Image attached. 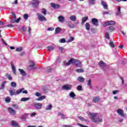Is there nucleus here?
<instances>
[{
  "instance_id": "45",
  "label": "nucleus",
  "mask_w": 127,
  "mask_h": 127,
  "mask_svg": "<svg viewBox=\"0 0 127 127\" xmlns=\"http://www.w3.org/2000/svg\"><path fill=\"white\" fill-rule=\"evenodd\" d=\"M29 67L31 68V69H35V64H33L29 65Z\"/></svg>"
},
{
  "instance_id": "27",
  "label": "nucleus",
  "mask_w": 127,
  "mask_h": 127,
  "mask_svg": "<svg viewBox=\"0 0 127 127\" xmlns=\"http://www.w3.org/2000/svg\"><path fill=\"white\" fill-rule=\"evenodd\" d=\"M47 49L48 50V51H52V50L54 49V47L52 46H49L47 47Z\"/></svg>"
},
{
  "instance_id": "41",
  "label": "nucleus",
  "mask_w": 127,
  "mask_h": 127,
  "mask_svg": "<svg viewBox=\"0 0 127 127\" xmlns=\"http://www.w3.org/2000/svg\"><path fill=\"white\" fill-rule=\"evenodd\" d=\"M109 28V30H110L111 32H113V31L115 30V27L114 26H110Z\"/></svg>"
},
{
  "instance_id": "51",
  "label": "nucleus",
  "mask_w": 127,
  "mask_h": 127,
  "mask_svg": "<svg viewBox=\"0 0 127 127\" xmlns=\"http://www.w3.org/2000/svg\"><path fill=\"white\" fill-rule=\"evenodd\" d=\"M120 79L122 81V85H124V84H125V80H124V78H123L122 76H120Z\"/></svg>"
},
{
  "instance_id": "58",
  "label": "nucleus",
  "mask_w": 127,
  "mask_h": 127,
  "mask_svg": "<svg viewBox=\"0 0 127 127\" xmlns=\"http://www.w3.org/2000/svg\"><path fill=\"white\" fill-rule=\"evenodd\" d=\"M52 71V68H49L47 70V73H50Z\"/></svg>"
},
{
  "instance_id": "6",
  "label": "nucleus",
  "mask_w": 127,
  "mask_h": 127,
  "mask_svg": "<svg viewBox=\"0 0 127 127\" xmlns=\"http://www.w3.org/2000/svg\"><path fill=\"white\" fill-rule=\"evenodd\" d=\"M115 22L114 21H108L103 24L104 27L108 26V25H115Z\"/></svg>"
},
{
  "instance_id": "10",
  "label": "nucleus",
  "mask_w": 127,
  "mask_h": 127,
  "mask_svg": "<svg viewBox=\"0 0 127 127\" xmlns=\"http://www.w3.org/2000/svg\"><path fill=\"white\" fill-rule=\"evenodd\" d=\"M8 112L11 114V115H13V116H14L16 114V111L14 110L11 107H8Z\"/></svg>"
},
{
  "instance_id": "37",
  "label": "nucleus",
  "mask_w": 127,
  "mask_h": 127,
  "mask_svg": "<svg viewBox=\"0 0 127 127\" xmlns=\"http://www.w3.org/2000/svg\"><path fill=\"white\" fill-rule=\"evenodd\" d=\"M78 118L79 119V120H80V121H82L83 122H87V120L84 119V118L82 117V116H79Z\"/></svg>"
},
{
  "instance_id": "48",
  "label": "nucleus",
  "mask_w": 127,
  "mask_h": 127,
  "mask_svg": "<svg viewBox=\"0 0 127 127\" xmlns=\"http://www.w3.org/2000/svg\"><path fill=\"white\" fill-rule=\"evenodd\" d=\"M12 14L13 19H16V15H15V13L12 12Z\"/></svg>"
},
{
  "instance_id": "18",
  "label": "nucleus",
  "mask_w": 127,
  "mask_h": 127,
  "mask_svg": "<svg viewBox=\"0 0 127 127\" xmlns=\"http://www.w3.org/2000/svg\"><path fill=\"white\" fill-rule=\"evenodd\" d=\"M18 70L19 72H20L22 76H26V72H25V71H24V70L20 68H19Z\"/></svg>"
},
{
  "instance_id": "1",
  "label": "nucleus",
  "mask_w": 127,
  "mask_h": 127,
  "mask_svg": "<svg viewBox=\"0 0 127 127\" xmlns=\"http://www.w3.org/2000/svg\"><path fill=\"white\" fill-rule=\"evenodd\" d=\"M90 115L91 120L93 123H102V122H103V120L99 118L98 114L90 113Z\"/></svg>"
},
{
  "instance_id": "13",
  "label": "nucleus",
  "mask_w": 127,
  "mask_h": 127,
  "mask_svg": "<svg viewBox=\"0 0 127 127\" xmlns=\"http://www.w3.org/2000/svg\"><path fill=\"white\" fill-rule=\"evenodd\" d=\"M100 102V97L99 96H95L93 98V103H99Z\"/></svg>"
},
{
  "instance_id": "31",
  "label": "nucleus",
  "mask_w": 127,
  "mask_h": 127,
  "mask_svg": "<svg viewBox=\"0 0 127 127\" xmlns=\"http://www.w3.org/2000/svg\"><path fill=\"white\" fill-rule=\"evenodd\" d=\"M88 2L90 4H95L96 3V0H88Z\"/></svg>"
},
{
  "instance_id": "33",
  "label": "nucleus",
  "mask_w": 127,
  "mask_h": 127,
  "mask_svg": "<svg viewBox=\"0 0 127 127\" xmlns=\"http://www.w3.org/2000/svg\"><path fill=\"white\" fill-rule=\"evenodd\" d=\"M11 86L13 87V88H16V83L12 81L11 82Z\"/></svg>"
},
{
  "instance_id": "35",
  "label": "nucleus",
  "mask_w": 127,
  "mask_h": 127,
  "mask_svg": "<svg viewBox=\"0 0 127 127\" xmlns=\"http://www.w3.org/2000/svg\"><path fill=\"white\" fill-rule=\"evenodd\" d=\"M59 42H60V43H65V42H66V40L65 38L61 39L60 40Z\"/></svg>"
},
{
  "instance_id": "25",
  "label": "nucleus",
  "mask_w": 127,
  "mask_h": 127,
  "mask_svg": "<svg viewBox=\"0 0 127 127\" xmlns=\"http://www.w3.org/2000/svg\"><path fill=\"white\" fill-rule=\"evenodd\" d=\"M29 100H30V98L29 97H27V98L23 97L21 98V102H25L26 101H29Z\"/></svg>"
},
{
  "instance_id": "62",
  "label": "nucleus",
  "mask_w": 127,
  "mask_h": 127,
  "mask_svg": "<svg viewBox=\"0 0 127 127\" xmlns=\"http://www.w3.org/2000/svg\"><path fill=\"white\" fill-rule=\"evenodd\" d=\"M18 3V1L17 0H15L14 2H12L13 4H17Z\"/></svg>"
},
{
  "instance_id": "2",
  "label": "nucleus",
  "mask_w": 127,
  "mask_h": 127,
  "mask_svg": "<svg viewBox=\"0 0 127 127\" xmlns=\"http://www.w3.org/2000/svg\"><path fill=\"white\" fill-rule=\"evenodd\" d=\"M24 90V88H21L18 90H17L16 92H14L15 91V89L12 90V89L10 88L9 90V93L10 96H13V95H16L20 94Z\"/></svg>"
},
{
  "instance_id": "16",
  "label": "nucleus",
  "mask_w": 127,
  "mask_h": 127,
  "mask_svg": "<svg viewBox=\"0 0 127 127\" xmlns=\"http://www.w3.org/2000/svg\"><path fill=\"white\" fill-rule=\"evenodd\" d=\"M77 80L80 83H83L85 81V78L83 76H80L78 77Z\"/></svg>"
},
{
  "instance_id": "44",
  "label": "nucleus",
  "mask_w": 127,
  "mask_h": 127,
  "mask_svg": "<svg viewBox=\"0 0 127 127\" xmlns=\"http://www.w3.org/2000/svg\"><path fill=\"white\" fill-rule=\"evenodd\" d=\"M77 90H78V91H82V85H78Z\"/></svg>"
},
{
  "instance_id": "3",
  "label": "nucleus",
  "mask_w": 127,
  "mask_h": 127,
  "mask_svg": "<svg viewBox=\"0 0 127 127\" xmlns=\"http://www.w3.org/2000/svg\"><path fill=\"white\" fill-rule=\"evenodd\" d=\"M72 64L76 66V67H82V63L77 60L72 59Z\"/></svg>"
},
{
  "instance_id": "5",
  "label": "nucleus",
  "mask_w": 127,
  "mask_h": 127,
  "mask_svg": "<svg viewBox=\"0 0 127 127\" xmlns=\"http://www.w3.org/2000/svg\"><path fill=\"white\" fill-rule=\"evenodd\" d=\"M72 89V85L65 84L63 86V90H66V91H70Z\"/></svg>"
},
{
  "instance_id": "57",
  "label": "nucleus",
  "mask_w": 127,
  "mask_h": 127,
  "mask_svg": "<svg viewBox=\"0 0 127 127\" xmlns=\"http://www.w3.org/2000/svg\"><path fill=\"white\" fill-rule=\"evenodd\" d=\"M116 15H118L119 16H121L122 15V12L117 11L116 13Z\"/></svg>"
},
{
  "instance_id": "52",
  "label": "nucleus",
  "mask_w": 127,
  "mask_h": 127,
  "mask_svg": "<svg viewBox=\"0 0 127 127\" xmlns=\"http://www.w3.org/2000/svg\"><path fill=\"white\" fill-rule=\"evenodd\" d=\"M16 19H11V20L10 21V23H15L16 21H15Z\"/></svg>"
},
{
  "instance_id": "54",
  "label": "nucleus",
  "mask_w": 127,
  "mask_h": 127,
  "mask_svg": "<svg viewBox=\"0 0 127 127\" xmlns=\"http://www.w3.org/2000/svg\"><path fill=\"white\" fill-rule=\"evenodd\" d=\"M24 19H27V18H28V14H25L24 15Z\"/></svg>"
},
{
  "instance_id": "43",
  "label": "nucleus",
  "mask_w": 127,
  "mask_h": 127,
  "mask_svg": "<svg viewBox=\"0 0 127 127\" xmlns=\"http://www.w3.org/2000/svg\"><path fill=\"white\" fill-rule=\"evenodd\" d=\"M105 37L107 38V39H110V34L109 33H105Z\"/></svg>"
},
{
  "instance_id": "17",
  "label": "nucleus",
  "mask_w": 127,
  "mask_h": 127,
  "mask_svg": "<svg viewBox=\"0 0 127 127\" xmlns=\"http://www.w3.org/2000/svg\"><path fill=\"white\" fill-rule=\"evenodd\" d=\"M101 4L103 6L104 9H108V4L103 0H101Z\"/></svg>"
},
{
  "instance_id": "26",
  "label": "nucleus",
  "mask_w": 127,
  "mask_h": 127,
  "mask_svg": "<svg viewBox=\"0 0 127 127\" xmlns=\"http://www.w3.org/2000/svg\"><path fill=\"white\" fill-rule=\"evenodd\" d=\"M69 96L70 98H75L76 97V94L74 93V92H71L69 93Z\"/></svg>"
},
{
  "instance_id": "55",
  "label": "nucleus",
  "mask_w": 127,
  "mask_h": 127,
  "mask_svg": "<svg viewBox=\"0 0 127 127\" xmlns=\"http://www.w3.org/2000/svg\"><path fill=\"white\" fill-rule=\"evenodd\" d=\"M78 126H79L80 127H88V126H86L85 125H83L80 123L77 124Z\"/></svg>"
},
{
  "instance_id": "53",
  "label": "nucleus",
  "mask_w": 127,
  "mask_h": 127,
  "mask_svg": "<svg viewBox=\"0 0 127 127\" xmlns=\"http://www.w3.org/2000/svg\"><path fill=\"white\" fill-rule=\"evenodd\" d=\"M59 49L61 51V53H63V51L65 50V49H64L63 47H59Z\"/></svg>"
},
{
  "instance_id": "7",
  "label": "nucleus",
  "mask_w": 127,
  "mask_h": 127,
  "mask_svg": "<svg viewBox=\"0 0 127 127\" xmlns=\"http://www.w3.org/2000/svg\"><path fill=\"white\" fill-rule=\"evenodd\" d=\"M37 15H38V18L39 20H40L41 21H44V20L45 21H46V18H45V17L41 14H40V13H37Z\"/></svg>"
},
{
  "instance_id": "56",
  "label": "nucleus",
  "mask_w": 127,
  "mask_h": 127,
  "mask_svg": "<svg viewBox=\"0 0 127 127\" xmlns=\"http://www.w3.org/2000/svg\"><path fill=\"white\" fill-rule=\"evenodd\" d=\"M47 30L50 31H53L54 30V28H48L47 29Z\"/></svg>"
},
{
  "instance_id": "49",
  "label": "nucleus",
  "mask_w": 127,
  "mask_h": 127,
  "mask_svg": "<svg viewBox=\"0 0 127 127\" xmlns=\"http://www.w3.org/2000/svg\"><path fill=\"white\" fill-rule=\"evenodd\" d=\"M120 92V90H114L113 91V95H116V94H118Z\"/></svg>"
},
{
  "instance_id": "59",
  "label": "nucleus",
  "mask_w": 127,
  "mask_h": 127,
  "mask_svg": "<svg viewBox=\"0 0 127 127\" xmlns=\"http://www.w3.org/2000/svg\"><path fill=\"white\" fill-rule=\"evenodd\" d=\"M41 98V100L42 101V100H44V99L46 98V96H42L40 97Z\"/></svg>"
},
{
  "instance_id": "23",
  "label": "nucleus",
  "mask_w": 127,
  "mask_h": 127,
  "mask_svg": "<svg viewBox=\"0 0 127 127\" xmlns=\"http://www.w3.org/2000/svg\"><path fill=\"white\" fill-rule=\"evenodd\" d=\"M99 66H100V67H103L104 68V67L106 66V63H104L103 61H101L99 62Z\"/></svg>"
},
{
  "instance_id": "61",
  "label": "nucleus",
  "mask_w": 127,
  "mask_h": 127,
  "mask_svg": "<svg viewBox=\"0 0 127 127\" xmlns=\"http://www.w3.org/2000/svg\"><path fill=\"white\" fill-rule=\"evenodd\" d=\"M11 68H12V71L13 70H15V66H14V65H13V64H11Z\"/></svg>"
},
{
  "instance_id": "30",
  "label": "nucleus",
  "mask_w": 127,
  "mask_h": 127,
  "mask_svg": "<svg viewBox=\"0 0 127 127\" xmlns=\"http://www.w3.org/2000/svg\"><path fill=\"white\" fill-rule=\"evenodd\" d=\"M60 31H61V28L57 27L55 29V32L56 34H58Z\"/></svg>"
},
{
  "instance_id": "40",
  "label": "nucleus",
  "mask_w": 127,
  "mask_h": 127,
  "mask_svg": "<svg viewBox=\"0 0 127 127\" xmlns=\"http://www.w3.org/2000/svg\"><path fill=\"white\" fill-rule=\"evenodd\" d=\"M16 51L17 52H21V51H22V47H19L16 49Z\"/></svg>"
},
{
  "instance_id": "22",
  "label": "nucleus",
  "mask_w": 127,
  "mask_h": 127,
  "mask_svg": "<svg viewBox=\"0 0 127 127\" xmlns=\"http://www.w3.org/2000/svg\"><path fill=\"white\" fill-rule=\"evenodd\" d=\"M59 116L61 117V119H62V120H65V119H66V116L61 112L59 113Z\"/></svg>"
},
{
  "instance_id": "20",
  "label": "nucleus",
  "mask_w": 127,
  "mask_h": 127,
  "mask_svg": "<svg viewBox=\"0 0 127 127\" xmlns=\"http://www.w3.org/2000/svg\"><path fill=\"white\" fill-rule=\"evenodd\" d=\"M88 19H89V17H88V16L82 17V22H81L82 24H84V23H85V22H86V21H87Z\"/></svg>"
},
{
  "instance_id": "60",
  "label": "nucleus",
  "mask_w": 127,
  "mask_h": 127,
  "mask_svg": "<svg viewBox=\"0 0 127 127\" xmlns=\"http://www.w3.org/2000/svg\"><path fill=\"white\" fill-rule=\"evenodd\" d=\"M7 78H8L9 80H12V77H11V76H10V75L8 74L7 75Z\"/></svg>"
},
{
  "instance_id": "21",
  "label": "nucleus",
  "mask_w": 127,
  "mask_h": 127,
  "mask_svg": "<svg viewBox=\"0 0 127 127\" xmlns=\"http://www.w3.org/2000/svg\"><path fill=\"white\" fill-rule=\"evenodd\" d=\"M70 19L72 21H76V20L77 19V17H76V15H73L70 16Z\"/></svg>"
},
{
  "instance_id": "47",
  "label": "nucleus",
  "mask_w": 127,
  "mask_h": 127,
  "mask_svg": "<svg viewBox=\"0 0 127 127\" xmlns=\"http://www.w3.org/2000/svg\"><path fill=\"white\" fill-rule=\"evenodd\" d=\"M87 82L88 86H91L92 85L91 79H89Z\"/></svg>"
},
{
  "instance_id": "46",
  "label": "nucleus",
  "mask_w": 127,
  "mask_h": 127,
  "mask_svg": "<svg viewBox=\"0 0 127 127\" xmlns=\"http://www.w3.org/2000/svg\"><path fill=\"white\" fill-rule=\"evenodd\" d=\"M110 46L111 47H113V48H115V45L114 44V43H113L112 41H110Z\"/></svg>"
},
{
  "instance_id": "32",
  "label": "nucleus",
  "mask_w": 127,
  "mask_h": 127,
  "mask_svg": "<svg viewBox=\"0 0 127 127\" xmlns=\"http://www.w3.org/2000/svg\"><path fill=\"white\" fill-rule=\"evenodd\" d=\"M42 13H43L44 15H46V13H47V10H46V9H42Z\"/></svg>"
},
{
  "instance_id": "50",
  "label": "nucleus",
  "mask_w": 127,
  "mask_h": 127,
  "mask_svg": "<svg viewBox=\"0 0 127 127\" xmlns=\"http://www.w3.org/2000/svg\"><path fill=\"white\" fill-rule=\"evenodd\" d=\"M35 95L36 96V97H40V96H41V94L38 92H36Z\"/></svg>"
},
{
  "instance_id": "9",
  "label": "nucleus",
  "mask_w": 127,
  "mask_h": 127,
  "mask_svg": "<svg viewBox=\"0 0 127 127\" xmlns=\"http://www.w3.org/2000/svg\"><path fill=\"white\" fill-rule=\"evenodd\" d=\"M117 112L120 116L122 117V118H125V113L124 112V110H122L121 109H118L117 110Z\"/></svg>"
},
{
  "instance_id": "12",
  "label": "nucleus",
  "mask_w": 127,
  "mask_h": 127,
  "mask_svg": "<svg viewBox=\"0 0 127 127\" xmlns=\"http://www.w3.org/2000/svg\"><path fill=\"white\" fill-rule=\"evenodd\" d=\"M51 5L52 7H53V8H55V9L59 8L60 7V5L58 4H55V3H53V2L51 3Z\"/></svg>"
},
{
  "instance_id": "64",
  "label": "nucleus",
  "mask_w": 127,
  "mask_h": 127,
  "mask_svg": "<svg viewBox=\"0 0 127 127\" xmlns=\"http://www.w3.org/2000/svg\"><path fill=\"white\" fill-rule=\"evenodd\" d=\"M103 14H110V12L108 11H104V12H103Z\"/></svg>"
},
{
  "instance_id": "19",
  "label": "nucleus",
  "mask_w": 127,
  "mask_h": 127,
  "mask_svg": "<svg viewBox=\"0 0 127 127\" xmlns=\"http://www.w3.org/2000/svg\"><path fill=\"white\" fill-rule=\"evenodd\" d=\"M11 125L12 126V127H18V123H17V122H15V121H12L11 122Z\"/></svg>"
},
{
  "instance_id": "63",
  "label": "nucleus",
  "mask_w": 127,
  "mask_h": 127,
  "mask_svg": "<svg viewBox=\"0 0 127 127\" xmlns=\"http://www.w3.org/2000/svg\"><path fill=\"white\" fill-rule=\"evenodd\" d=\"M5 26H7V27H10V28L11 27H13V25L12 24H8L6 25Z\"/></svg>"
},
{
  "instance_id": "38",
  "label": "nucleus",
  "mask_w": 127,
  "mask_h": 127,
  "mask_svg": "<svg viewBox=\"0 0 127 127\" xmlns=\"http://www.w3.org/2000/svg\"><path fill=\"white\" fill-rule=\"evenodd\" d=\"M5 101L6 103H10V98L9 97H7L5 99Z\"/></svg>"
},
{
  "instance_id": "39",
  "label": "nucleus",
  "mask_w": 127,
  "mask_h": 127,
  "mask_svg": "<svg viewBox=\"0 0 127 127\" xmlns=\"http://www.w3.org/2000/svg\"><path fill=\"white\" fill-rule=\"evenodd\" d=\"M72 41H74V37H70L69 39L67 40V42H72Z\"/></svg>"
},
{
  "instance_id": "34",
  "label": "nucleus",
  "mask_w": 127,
  "mask_h": 127,
  "mask_svg": "<svg viewBox=\"0 0 127 127\" xmlns=\"http://www.w3.org/2000/svg\"><path fill=\"white\" fill-rule=\"evenodd\" d=\"M67 26H68V27H69L70 28H74V27H75V25H74V24L71 23V24H68L67 25Z\"/></svg>"
},
{
  "instance_id": "36",
  "label": "nucleus",
  "mask_w": 127,
  "mask_h": 127,
  "mask_svg": "<svg viewBox=\"0 0 127 127\" xmlns=\"http://www.w3.org/2000/svg\"><path fill=\"white\" fill-rule=\"evenodd\" d=\"M52 108V105L51 104H50L49 106H47V108H45V110H47V111H48L49 110H51Z\"/></svg>"
},
{
  "instance_id": "8",
  "label": "nucleus",
  "mask_w": 127,
  "mask_h": 127,
  "mask_svg": "<svg viewBox=\"0 0 127 127\" xmlns=\"http://www.w3.org/2000/svg\"><path fill=\"white\" fill-rule=\"evenodd\" d=\"M91 23L95 26H98L99 25V21L96 18H92L91 19Z\"/></svg>"
},
{
  "instance_id": "15",
  "label": "nucleus",
  "mask_w": 127,
  "mask_h": 127,
  "mask_svg": "<svg viewBox=\"0 0 127 127\" xmlns=\"http://www.w3.org/2000/svg\"><path fill=\"white\" fill-rule=\"evenodd\" d=\"M73 62V59H71L68 63L66 61L64 62V64L65 66H68V65H71L72 63Z\"/></svg>"
},
{
  "instance_id": "4",
  "label": "nucleus",
  "mask_w": 127,
  "mask_h": 127,
  "mask_svg": "<svg viewBox=\"0 0 127 127\" xmlns=\"http://www.w3.org/2000/svg\"><path fill=\"white\" fill-rule=\"evenodd\" d=\"M39 0H33L31 4L32 5L33 7H38V5H39Z\"/></svg>"
},
{
  "instance_id": "28",
  "label": "nucleus",
  "mask_w": 127,
  "mask_h": 127,
  "mask_svg": "<svg viewBox=\"0 0 127 127\" xmlns=\"http://www.w3.org/2000/svg\"><path fill=\"white\" fill-rule=\"evenodd\" d=\"M90 23H86L85 24V29L86 30H90Z\"/></svg>"
},
{
  "instance_id": "11",
  "label": "nucleus",
  "mask_w": 127,
  "mask_h": 127,
  "mask_svg": "<svg viewBox=\"0 0 127 127\" xmlns=\"http://www.w3.org/2000/svg\"><path fill=\"white\" fill-rule=\"evenodd\" d=\"M33 106L37 109H41V108H42V104L41 103H34Z\"/></svg>"
},
{
  "instance_id": "29",
  "label": "nucleus",
  "mask_w": 127,
  "mask_h": 127,
  "mask_svg": "<svg viewBox=\"0 0 127 127\" xmlns=\"http://www.w3.org/2000/svg\"><path fill=\"white\" fill-rule=\"evenodd\" d=\"M75 72H76L77 73H83L84 72V69L78 68L75 69Z\"/></svg>"
},
{
  "instance_id": "24",
  "label": "nucleus",
  "mask_w": 127,
  "mask_h": 127,
  "mask_svg": "<svg viewBox=\"0 0 127 127\" xmlns=\"http://www.w3.org/2000/svg\"><path fill=\"white\" fill-rule=\"evenodd\" d=\"M5 84H6V81H3L2 83L0 90H3L4 89V87L5 86Z\"/></svg>"
},
{
  "instance_id": "14",
  "label": "nucleus",
  "mask_w": 127,
  "mask_h": 127,
  "mask_svg": "<svg viewBox=\"0 0 127 127\" xmlns=\"http://www.w3.org/2000/svg\"><path fill=\"white\" fill-rule=\"evenodd\" d=\"M59 22H64L65 21V18L62 15H60L58 17Z\"/></svg>"
},
{
  "instance_id": "42",
  "label": "nucleus",
  "mask_w": 127,
  "mask_h": 127,
  "mask_svg": "<svg viewBox=\"0 0 127 127\" xmlns=\"http://www.w3.org/2000/svg\"><path fill=\"white\" fill-rule=\"evenodd\" d=\"M12 107L15 108L16 110L18 109V105H17V104H12Z\"/></svg>"
}]
</instances>
